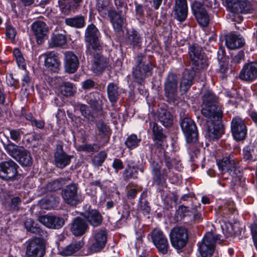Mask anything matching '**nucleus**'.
<instances>
[{"instance_id": "nucleus-10", "label": "nucleus", "mask_w": 257, "mask_h": 257, "mask_svg": "<svg viewBox=\"0 0 257 257\" xmlns=\"http://www.w3.org/2000/svg\"><path fill=\"white\" fill-rule=\"evenodd\" d=\"M78 187L75 184L68 185L62 193L64 201L71 205H75L83 200L82 196L77 193Z\"/></svg>"}, {"instance_id": "nucleus-14", "label": "nucleus", "mask_w": 257, "mask_h": 257, "mask_svg": "<svg viewBox=\"0 0 257 257\" xmlns=\"http://www.w3.org/2000/svg\"><path fill=\"white\" fill-rule=\"evenodd\" d=\"M231 130L234 139L236 141L243 140L247 134V128L244 121L239 117L232 118Z\"/></svg>"}, {"instance_id": "nucleus-35", "label": "nucleus", "mask_w": 257, "mask_h": 257, "mask_svg": "<svg viewBox=\"0 0 257 257\" xmlns=\"http://www.w3.org/2000/svg\"><path fill=\"white\" fill-rule=\"evenodd\" d=\"M67 38L63 34L53 35L50 39L49 46L51 48L62 47L66 44Z\"/></svg>"}, {"instance_id": "nucleus-31", "label": "nucleus", "mask_w": 257, "mask_h": 257, "mask_svg": "<svg viewBox=\"0 0 257 257\" xmlns=\"http://www.w3.org/2000/svg\"><path fill=\"white\" fill-rule=\"evenodd\" d=\"M107 93L109 100L116 102L119 97L118 87L114 82L109 83L107 86Z\"/></svg>"}, {"instance_id": "nucleus-36", "label": "nucleus", "mask_w": 257, "mask_h": 257, "mask_svg": "<svg viewBox=\"0 0 257 257\" xmlns=\"http://www.w3.org/2000/svg\"><path fill=\"white\" fill-rule=\"evenodd\" d=\"M126 41L133 46H139L141 43L142 37L137 31L130 30L127 32Z\"/></svg>"}, {"instance_id": "nucleus-13", "label": "nucleus", "mask_w": 257, "mask_h": 257, "mask_svg": "<svg viewBox=\"0 0 257 257\" xmlns=\"http://www.w3.org/2000/svg\"><path fill=\"white\" fill-rule=\"evenodd\" d=\"M45 253L43 241L36 238L30 240L26 248L27 257H43Z\"/></svg>"}, {"instance_id": "nucleus-6", "label": "nucleus", "mask_w": 257, "mask_h": 257, "mask_svg": "<svg viewBox=\"0 0 257 257\" xmlns=\"http://www.w3.org/2000/svg\"><path fill=\"white\" fill-rule=\"evenodd\" d=\"M153 243L158 252L163 254L168 253L169 243L164 232L160 229L155 228L150 233Z\"/></svg>"}, {"instance_id": "nucleus-44", "label": "nucleus", "mask_w": 257, "mask_h": 257, "mask_svg": "<svg viewBox=\"0 0 257 257\" xmlns=\"http://www.w3.org/2000/svg\"><path fill=\"white\" fill-rule=\"evenodd\" d=\"M138 171L135 166H129L125 169L123 174L124 179L137 178Z\"/></svg>"}, {"instance_id": "nucleus-62", "label": "nucleus", "mask_w": 257, "mask_h": 257, "mask_svg": "<svg viewBox=\"0 0 257 257\" xmlns=\"http://www.w3.org/2000/svg\"><path fill=\"white\" fill-rule=\"evenodd\" d=\"M192 213L193 214V220L195 221L199 222L202 220V217L200 213L195 211L194 212H192Z\"/></svg>"}, {"instance_id": "nucleus-53", "label": "nucleus", "mask_w": 257, "mask_h": 257, "mask_svg": "<svg viewBox=\"0 0 257 257\" xmlns=\"http://www.w3.org/2000/svg\"><path fill=\"white\" fill-rule=\"evenodd\" d=\"M31 122L32 125H35L37 127L42 129L44 127L45 122L43 120H37L33 116H31Z\"/></svg>"}, {"instance_id": "nucleus-16", "label": "nucleus", "mask_w": 257, "mask_h": 257, "mask_svg": "<svg viewBox=\"0 0 257 257\" xmlns=\"http://www.w3.org/2000/svg\"><path fill=\"white\" fill-rule=\"evenodd\" d=\"M214 120L210 118H207L206 120V125L205 127V137L209 140H214L218 139L222 135L223 131L222 127L219 124H215L216 121L221 120Z\"/></svg>"}, {"instance_id": "nucleus-15", "label": "nucleus", "mask_w": 257, "mask_h": 257, "mask_svg": "<svg viewBox=\"0 0 257 257\" xmlns=\"http://www.w3.org/2000/svg\"><path fill=\"white\" fill-rule=\"evenodd\" d=\"M225 2L227 9L233 14L247 13L251 9L248 0H226Z\"/></svg>"}, {"instance_id": "nucleus-18", "label": "nucleus", "mask_w": 257, "mask_h": 257, "mask_svg": "<svg viewBox=\"0 0 257 257\" xmlns=\"http://www.w3.org/2000/svg\"><path fill=\"white\" fill-rule=\"evenodd\" d=\"M32 30L36 37L37 42L41 44L43 43L44 39L47 37V33L49 28L46 24L41 21H36L34 22L32 26Z\"/></svg>"}, {"instance_id": "nucleus-2", "label": "nucleus", "mask_w": 257, "mask_h": 257, "mask_svg": "<svg viewBox=\"0 0 257 257\" xmlns=\"http://www.w3.org/2000/svg\"><path fill=\"white\" fill-rule=\"evenodd\" d=\"M201 113L204 116L211 120H219L222 118L221 108L217 104V98L213 92L208 91L204 93Z\"/></svg>"}, {"instance_id": "nucleus-48", "label": "nucleus", "mask_w": 257, "mask_h": 257, "mask_svg": "<svg viewBox=\"0 0 257 257\" xmlns=\"http://www.w3.org/2000/svg\"><path fill=\"white\" fill-rule=\"evenodd\" d=\"M97 128L99 135L104 136L109 131L107 125L102 122H98L97 123Z\"/></svg>"}, {"instance_id": "nucleus-20", "label": "nucleus", "mask_w": 257, "mask_h": 257, "mask_svg": "<svg viewBox=\"0 0 257 257\" xmlns=\"http://www.w3.org/2000/svg\"><path fill=\"white\" fill-rule=\"evenodd\" d=\"M39 221L48 228L58 229L64 224V219L54 215H42L39 216Z\"/></svg>"}, {"instance_id": "nucleus-64", "label": "nucleus", "mask_w": 257, "mask_h": 257, "mask_svg": "<svg viewBox=\"0 0 257 257\" xmlns=\"http://www.w3.org/2000/svg\"><path fill=\"white\" fill-rule=\"evenodd\" d=\"M22 81L23 85H28L30 83V78L27 73L24 75Z\"/></svg>"}, {"instance_id": "nucleus-26", "label": "nucleus", "mask_w": 257, "mask_h": 257, "mask_svg": "<svg viewBox=\"0 0 257 257\" xmlns=\"http://www.w3.org/2000/svg\"><path fill=\"white\" fill-rule=\"evenodd\" d=\"M45 65L51 71L57 72L60 66V60L57 53L54 52H48L44 54Z\"/></svg>"}, {"instance_id": "nucleus-19", "label": "nucleus", "mask_w": 257, "mask_h": 257, "mask_svg": "<svg viewBox=\"0 0 257 257\" xmlns=\"http://www.w3.org/2000/svg\"><path fill=\"white\" fill-rule=\"evenodd\" d=\"M239 78L244 81H251L257 78V62L244 65L240 72Z\"/></svg>"}, {"instance_id": "nucleus-11", "label": "nucleus", "mask_w": 257, "mask_h": 257, "mask_svg": "<svg viewBox=\"0 0 257 257\" xmlns=\"http://www.w3.org/2000/svg\"><path fill=\"white\" fill-rule=\"evenodd\" d=\"M143 59L144 57L142 56L138 57L137 66L133 71V75L138 82L143 80L146 76L151 75L153 68V65L151 63L145 64L143 62Z\"/></svg>"}, {"instance_id": "nucleus-27", "label": "nucleus", "mask_w": 257, "mask_h": 257, "mask_svg": "<svg viewBox=\"0 0 257 257\" xmlns=\"http://www.w3.org/2000/svg\"><path fill=\"white\" fill-rule=\"evenodd\" d=\"M225 44L229 49H234L242 47L244 44V40L239 36L231 33L226 36Z\"/></svg>"}, {"instance_id": "nucleus-3", "label": "nucleus", "mask_w": 257, "mask_h": 257, "mask_svg": "<svg viewBox=\"0 0 257 257\" xmlns=\"http://www.w3.org/2000/svg\"><path fill=\"white\" fill-rule=\"evenodd\" d=\"M4 148L8 154L22 166L28 167L32 165L33 159L31 154L24 147L10 143L7 145L5 144Z\"/></svg>"}, {"instance_id": "nucleus-41", "label": "nucleus", "mask_w": 257, "mask_h": 257, "mask_svg": "<svg viewBox=\"0 0 257 257\" xmlns=\"http://www.w3.org/2000/svg\"><path fill=\"white\" fill-rule=\"evenodd\" d=\"M13 55L19 67L23 70L25 69L26 68L25 60L20 50L18 48L14 49L13 50Z\"/></svg>"}, {"instance_id": "nucleus-17", "label": "nucleus", "mask_w": 257, "mask_h": 257, "mask_svg": "<svg viewBox=\"0 0 257 257\" xmlns=\"http://www.w3.org/2000/svg\"><path fill=\"white\" fill-rule=\"evenodd\" d=\"M192 10L199 24L203 27L207 26L209 22V17L201 4L194 2L192 6Z\"/></svg>"}, {"instance_id": "nucleus-28", "label": "nucleus", "mask_w": 257, "mask_h": 257, "mask_svg": "<svg viewBox=\"0 0 257 257\" xmlns=\"http://www.w3.org/2000/svg\"><path fill=\"white\" fill-rule=\"evenodd\" d=\"M87 228L86 222L80 218H76L73 222L71 230L75 236H80L83 234Z\"/></svg>"}, {"instance_id": "nucleus-51", "label": "nucleus", "mask_w": 257, "mask_h": 257, "mask_svg": "<svg viewBox=\"0 0 257 257\" xmlns=\"http://www.w3.org/2000/svg\"><path fill=\"white\" fill-rule=\"evenodd\" d=\"M16 35V31L15 29L11 26H9L7 27L6 30V35L11 40H14Z\"/></svg>"}, {"instance_id": "nucleus-1", "label": "nucleus", "mask_w": 257, "mask_h": 257, "mask_svg": "<svg viewBox=\"0 0 257 257\" xmlns=\"http://www.w3.org/2000/svg\"><path fill=\"white\" fill-rule=\"evenodd\" d=\"M109 0H97V9L100 14L103 17L108 15L110 22L115 32H120L126 25L125 17L121 15L122 10L117 12L114 10H107V7Z\"/></svg>"}, {"instance_id": "nucleus-25", "label": "nucleus", "mask_w": 257, "mask_h": 257, "mask_svg": "<svg viewBox=\"0 0 257 257\" xmlns=\"http://www.w3.org/2000/svg\"><path fill=\"white\" fill-rule=\"evenodd\" d=\"M107 240L105 231L99 230L94 234V242L90 246V249L93 252L100 251L105 246Z\"/></svg>"}, {"instance_id": "nucleus-45", "label": "nucleus", "mask_w": 257, "mask_h": 257, "mask_svg": "<svg viewBox=\"0 0 257 257\" xmlns=\"http://www.w3.org/2000/svg\"><path fill=\"white\" fill-rule=\"evenodd\" d=\"M68 0H59L58 4L61 11L64 14H68L70 11V6Z\"/></svg>"}, {"instance_id": "nucleus-63", "label": "nucleus", "mask_w": 257, "mask_h": 257, "mask_svg": "<svg viewBox=\"0 0 257 257\" xmlns=\"http://www.w3.org/2000/svg\"><path fill=\"white\" fill-rule=\"evenodd\" d=\"M175 6H187V0H175Z\"/></svg>"}, {"instance_id": "nucleus-33", "label": "nucleus", "mask_w": 257, "mask_h": 257, "mask_svg": "<svg viewBox=\"0 0 257 257\" xmlns=\"http://www.w3.org/2000/svg\"><path fill=\"white\" fill-rule=\"evenodd\" d=\"M218 166L223 172L232 171L235 167V163L230 157H225L217 163Z\"/></svg>"}, {"instance_id": "nucleus-56", "label": "nucleus", "mask_w": 257, "mask_h": 257, "mask_svg": "<svg viewBox=\"0 0 257 257\" xmlns=\"http://www.w3.org/2000/svg\"><path fill=\"white\" fill-rule=\"evenodd\" d=\"M21 202V199L19 197H15L12 199L11 206L13 209H18L19 205Z\"/></svg>"}, {"instance_id": "nucleus-46", "label": "nucleus", "mask_w": 257, "mask_h": 257, "mask_svg": "<svg viewBox=\"0 0 257 257\" xmlns=\"http://www.w3.org/2000/svg\"><path fill=\"white\" fill-rule=\"evenodd\" d=\"M152 130L156 139L161 141L163 138V135L161 129L155 122L153 123Z\"/></svg>"}, {"instance_id": "nucleus-57", "label": "nucleus", "mask_w": 257, "mask_h": 257, "mask_svg": "<svg viewBox=\"0 0 257 257\" xmlns=\"http://www.w3.org/2000/svg\"><path fill=\"white\" fill-rule=\"evenodd\" d=\"M140 209L143 211L144 213L148 214L150 211V207L148 202H141L140 205Z\"/></svg>"}, {"instance_id": "nucleus-32", "label": "nucleus", "mask_w": 257, "mask_h": 257, "mask_svg": "<svg viewBox=\"0 0 257 257\" xmlns=\"http://www.w3.org/2000/svg\"><path fill=\"white\" fill-rule=\"evenodd\" d=\"M158 120L165 127L170 126L173 123V117L170 112L161 109L158 112Z\"/></svg>"}, {"instance_id": "nucleus-37", "label": "nucleus", "mask_w": 257, "mask_h": 257, "mask_svg": "<svg viewBox=\"0 0 257 257\" xmlns=\"http://www.w3.org/2000/svg\"><path fill=\"white\" fill-rule=\"evenodd\" d=\"M74 89L73 84L70 82H64L61 84L57 89L59 95L64 96H70L74 93Z\"/></svg>"}, {"instance_id": "nucleus-24", "label": "nucleus", "mask_w": 257, "mask_h": 257, "mask_svg": "<svg viewBox=\"0 0 257 257\" xmlns=\"http://www.w3.org/2000/svg\"><path fill=\"white\" fill-rule=\"evenodd\" d=\"M203 50L201 47L197 44H193L188 49L190 58L194 65H203Z\"/></svg>"}, {"instance_id": "nucleus-12", "label": "nucleus", "mask_w": 257, "mask_h": 257, "mask_svg": "<svg viewBox=\"0 0 257 257\" xmlns=\"http://www.w3.org/2000/svg\"><path fill=\"white\" fill-rule=\"evenodd\" d=\"M18 165L12 160L1 162L0 178L6 180L13 179L18 173Z\"/></svg>"}, {"instance_id": "nucleus-23", "label": "nucleus", "mask_w": 257, "mask_h": 257, "mask_svg": "<svg viewBox=\"0 0 257 257\" xmlns=\"http://www.w3.org/2000/svg\"><path fill=\"white\" fill-rule=\"evenodd\" d=\"M54 157L56 166L62 169L70 164L73 156L66 154L64 152L62 146H59L57 147Z\"/></svg>"}, {"instance_id": "nucleus-4", "label": "nucleus", "mask_w": 257, "mask_h": 257, "mask_svg": "<svg viewBox=\"0 0 257 257\" xmlns=\"http://www.w3.org/2000/svg\"><path fill=\"white\" fill-rule=\"evenodd\" d=\"M100 33L96 27L93 24L87 26L85 33V39L88 43L86 53L95 57L96 55L101 50V46L99 42Z\"/></svg>"}, {"instance_id": "nucleus-58", "label": "nucleus", "mask_w": 257, "mask_h": 257, "mask_svg": "<svg viewBox=\"0 0 257 257\" xmlns=\"http://www.w3.org/2000/svg\"><path fill=\"white\" fill-rule=\"evenodd\" d=\"M94 95V93H90L87 96L86 99L88 103L92 105H95L97 103V99Z\"/></svg>"}, {"instance_id": "nucleus-40", "label": "nucleus", "mask_w": 257, "mask_h": 257, "mask_svg": "<svg viewBox=\"0 0 257 257\" xmlns=\"http://www.w3.org/2000/svg\"><path fill=\"white\" fill-rule=\"evenodd\" d=\"M141 139L138 138L136 135L132 134L129 136L125 141V145L130 149H133L139 146Z\"/></svg>"}, {"instance_id": "nucleus-52", "label": "nucleus", "mask_w": 257, "mask_h": 257, "mask_svg": "<svg viewBox=\"0 0 257 257\" xmlns=\"http://www.w3.org/2000/svg\"><path fill=\"white\" fill-rule=\"evenodd\" d=\"M244 52L242 51H240L238 52V53L235 55L232 58V62L234 63L237 64L241 62L242 60L244 59Z\"/></svg>"}, {"instance_id": "nucleus-42", "label": "nucleus", "mask_w": 257, "mask_h": 257, "mask_svg": "<svg viewBox=\"0 0 257 257\" xmlns=\"http://www.w3.org/2000/svg\"><path fill=\"white\" fill-rule=\"evenodd\" d=\"M100 147L96 144H83L78 147V150L86 152H94L98 151Z\"/></svg>"}, {"instance_id": "nucleus-5", "label": "nucleus", "mask_w": 257, "mask_h": 257, "mask_svg": "<svg viewBox=\"0 0 257 257\" xmlns=\"http://www.w3.org/2000/svg\"><path fill=\"white\" fill-rule=\"evenodd\" d=\"M221 236L208 232L198 244V250L202 257H211L214 252L216 243Z\"/></svg>"}, {"instance_id": "nucleus-50", "label": "nucleus", "mask_w": 257, "mask_h": 257, "mask_svg": "<svg viewBox=\"0 0 257 257\" xmlns=\"http://www.w3.org/2000/svg\"><path fill=\"white\" fill-rule=\"evenodd\" d=\"M114 2L118 11H120L119 9H122L125 13L126 11L127 10V7L124 0H114Z\"/></svg>"}, {"instance_id": "nucleus-59", "label": "nucleus", "mask_w": 257, "mask_h": 257, "mask_svg": "<svg viewBox=\"0 0 257 257\" xmlns=\"http://www.w3.org/2000/svg\"><path fill=\"white\" fill-rule=\"evenodd\" d=\"M179 211L181 213H183V216H186L188 215H190V213H192V212H190L187 207L182 206H181L179 209Z\"/></svg>"}, {"instance_id": "nucleus-39", "label": "nucleus", "mask_w": 257, "mask_h": 257, "mask_svg": "<svg viewBox=\"0 0 257 257\" xmlns=\"http://www.w3.org/2000/svg\"><path fill=\"white\" fill-rule=\"evenodd\" d=\"M188 13L187 6H175V15L176 19L180 22H183L187 18Z\"/></svg>"}, {"instance_id": "nucleus-60", "label": "nucleus", "mask_w": 257, "mask_h": 257, "mask_svg": "<svg viewBox=\"0 0 257 257\" xmlns=\"http://www.w3.org/2000/svg\"><path fill=\"white\" fill-rule=\"evenodd\" d=\"M137 191L135 189H130L127 193V196L128 199H133L136 197Z\"/></svg>"}, {"instance_id": "nucleus-54", "label": "nucleus", "mask_w": 257, "mask_h": 257, "mask_svg": "<svg viewBox=\"0 0 257 257\" xmlns=\"http://www.w3.org/2000/svg\"><path fill=\"white\" fill-rule=\"evenodd\" d=\"M113 168L116 171L121 170L123 168L122 162L118 159H115L112 163Z\"/></svg>"}, {"instance_id": "nucleus-55", "label": "nucleus", "mask_w": 257, "mask_h": 257, "mask_svg": "<svg viewBox=\"0 0 257 257\" xmlns=\"http://www.w3.org/2000/svg\"><path fill=\"white\" fill-rule=\"evenodd\" d=\"M95 82L91 79H87L82 83V88L84 89H90L94 87Z\"/></svg>"}, {"instance_id": "nucleus-9", "label": "nucleus", "mask_w": 257, "mask_h": 257, "mask_svg": "<svg viewBox=\"0 0 257 257\" xmlns=\"http://www.w3.org/2000/svg\"><path fill=\"white\" fill-rule=\"evenodd\" d=\"M165 96L170 101L174 100L178 97V79L176 75L170 73L164 83Z\"/></svg>"}, {"instance_id": "nucleus-49", "label": "nucleus", "mask_w": 257, "mask_h": 257, "mask_svg": "<svg viewBox=\"0 0 257 257\" xmlns=\"http://www.w3.org/2000/svg\"><path fill=\"white\" fill-rule=\"evenodd\" d=\"M22 132L21 130H11L10 131V138L14 141L18 142L21 139Z\"/></svg>"}, {"instance_id": "nucleus-29", "label": "nucleus", "mask_w": 257, "mask_h": 257, "mask_svg": "<svg viewBox=\"0 0 257 257\" xmlns=\"http://www.w3.org/2000/svg\"><path fill=\"white\" fill-rule=\"evenodd\" d=\"M84 217L91 225L94 227L99 225L102 220L101 215L95 209L86 211L84 214Z\"/></svg>"}, {"instance_id": "nucleus-7", "label": "nucleus", "mask_w": 257, "mask_h": 257, "mask_svg": "<svg viewBox=\"0 0 257 257\" xmlns=\"http://www.w3.org/2000/svg\"><path fill=\"white\" fill-rule=\"evenodd\" d=\"M169 236L172 245L177 249L183 247L188 240L187 231L184 227H174L171 230Z\"/></svg>"}, {"instance_id": "nucleus-34", "label": "nucleus", "mask_w": 257, "mask_h": 257, "mask_svg": "<svg viewBox=\"0 0 257 257\" xmlns=\"http://www.w3.org/2000/svg\"><path fill=\"white\" fill-rule=\"evenodd\" d=\"M65 22L66 25L76 28H82L85 26V19L82 16L67 18Z\"/></svg>"}, {"instance_id": "nucleus-22", "label": "nucleus", "mask_w": 257, "mask_h": 257, "mask_svg": "<svg viewBox=\"0 0 257 257\" xmlns=\"http://www.w3.org/2000/svg\"><path fill=\"white\" fill-rule=\"evenodd\" d=\"M195 72L193 70L186 69L182 74L180 82V91L182 94L187 92L193 84Z\"/></svg>"}, {"instance_id": "nucleus-61", "label": "nucleus", "mask_w": 257, "mask_h": 257, "mask_svg": "<svg viewBox=\"0 0 257 257\" xmlns=\"http://www.w3.org/2000/svg\"><path fill=\"white\" fill-rule=\"evenodd\" d=\"M80 110L81 112V114L83 116L86 117L88 114V107L85 105H81L80 107Z\"/></svg>"}, {"instance_id": "nucleus-30", "label": "nucleus", "mask_w": 257, "mask_h": 257, "mask_svg": "<svg viewBox=\"0 0 257 257\" xmlns=\"http://www.w3.org/2000/svg\"><path fill=\"white\" fill-rule=\"evenodd\" d=\"M83 244L80 241L70 243L65 247L59 249V254L62 256H71L79 251Z\"/></svg>"}, {"instance_id": "nucleus-47", "label": "nucleus", "mask_w": 257, "mask_h": 257, "mask_svg": "<svg viewBox=\"0 0 257 257\" xmlns=\"http://www.w3.org/2000/svg\"><path fill=\"white\" fill-rule=\"evenodd\" d=\"M105 65L102 63L101 59L95 61L92 66V69L94 72L97 73L101 72L104 69Z\"/></svg>"}, {"instance_id": "nucleus-43", "label": "nucleus", "mask_w": 257, "mask_h": 257, "mask_svg": "<svg viewBox=\"0 0 257 257\" xmlns=\"http://www.w3.org/2000/svg\"><path fill=\"white\" fill-rule=\"evenodd\" d=\"M254 147L252 146H246L243 150L244 159L248 161H252L254 159Z\"/></svg>"}, {"instance_id": "nucleus-8", "label": "nucleus", "mask_w": 257, "mask_h": 257, "mask_svg": "<svg viewBox=\"0 0 257 257\" xmlns=\"http://www.w3.org/2000/svg\"><path fill=\"white\" fill-rule=\"evenodd\" d=\"M180 125L188 143L195 142L197 141V127L192 119L189 117L183 118Z\"/></svg>"}, {"instance_id": "nucleus-38", "label": "nucleus", "mask_w": 257, "mask_h": 257, "mask_svg": "<svg viewBox=\"0 0 257 257\" xmlns=\"http://www.w3.org/2000/svg\"><path fill=\"white\" fill-rule=\"evenodd\" d=\"M24 225L28 231L40 235H42L41 233H43L38 224L35 223L31 218H27L24 222Z\"/></svg>"}, {"instance_id": "nucleus-21", "label": "nucleus", "mask_w": 257, "mask_h": 257, "mask_svg": "<svg viewBox=\"0 0 257 257\" xmlns=\"http://www.w3.org/2000/svg\"><path fill=\"white\" fill-rule=\"evenodd\" d=\"M64 67L65 71L69 73L75 72L79 66V62L77 56L71 51L65 53Z\"/></svg>"}]
</instances>
